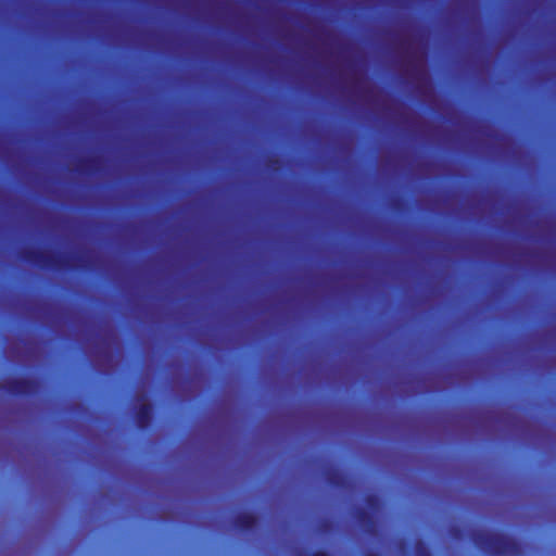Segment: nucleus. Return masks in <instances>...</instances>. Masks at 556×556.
Wrapping results in <instances>:
<instances>
[{
  "mask_svg": "<svg viewBox=\"0 0 556 556\" xmlns=\"http://www.w3.org/2000/svg\"><path fill=\"white\" fill-rule=\"evenodd\" d=\"M491 548L494 553L503 556H511L518 553V546L514 541L498 535L491 538Z\"/></svg>",
  "mask_w": 556,
  "mask_h": 556,
  "instance_id": "f257e3e1",
  "label": "nucleus"
},
{
  "mask_svg": "<svg viewBox=\"0 0 556 556\" xmlns=\"http://www.w3.org/2000/svg\"><path fill=\"white\" fill-rule=\"evenodd\" d=\"M150 415L151 406L143 401L137 414V424L140 428H144L146 426H148L150 421Z\"/></svg>",
  "mask_w": 556,
  "mask_h": 556,
  "instance_id": "f03ea898",
  "label": "nucleus"
},
{
  "mask_svg": "<svg viewBox=\"0 0 556 556\" xmlns=\"http://www.w3.org/2000/svg\"><path fill=\"white\" fill-rule=\"evenodd\" d=\"M416 554H417V556H429L428 552L426 551V548L421 544L417 545Z\"/></svg>",
  "mask_w": 556,
  "mask_h": 556,
  "instance_id": "7ed1b4c3",
  "label": "nucleus"
},
{
  "mask_svg": "<svg viewBox=\"0 0 556 556\" xmlns=\"http://www.w3.org/2000/svg\"><path fill=\"white\" fill-rule=\"evenodd\" d=\"M244 519V527H250L254 523V518L252 516H245Z\"/></svg>",
  "mask_w": 556,
  "mask_h": 556,
  "instance_id": "20e7f679",
  "label": "nucleus"
},
{
  "mask_svg": "<svg viewBox=\"0 0 556 556\" xmlns=\"http://www.w3.org/2000/svg\"><path fill=\"white\" fill-rule=\"evenodd\" d=\"M315 556H327V555H326V554H324V553H318V554H316Z\"/></svg>",
  "mask_w": 556,
  "mask_h": 556,
  "instance_id": "39448f33",
  "label": "nucleus"
}]
</instances>
